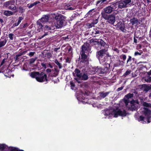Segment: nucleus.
I'll list each match as a JSON object with an SVG mask.
<instances>
[{
    "label": "nucleus",
    "mask_w": 151,
    "mask_h": 151,
    "mask_svg": "<svg viewBox=\"0 0 151 151\" xmlns=\"http://www.w3.org/2000/svg\"><path fill=\"white\" fill-rule=\"evenodd\" d=\"M41 22L39 20H38L37 22V25L38 26V27L39 29H42L43 27V26L42 24L41 23Z\"/></svg>",
    "instance_id": "28"
},
{
    "label": "nucleus",
    "mask_w": 151,
    "mask_h": 151,
    "mask_svg": "<svg viewBox=\"0 0 151 151\" xmlns=\"http://www.w3.org/2000/svg\"><path fill=\"white\" fill-rule=\"evenodd\" d=\"M44 28L45 31H48L49 30H50V29H55L54 28H53V27L52 26L50 27V26H48L47 25H45Z\"/></svg>",
    "instance_id": "22"
},
{
    "label": "nucleus",
    "mask_w": 151,
    "mask_h": 151,
    "mask_svg": "<svg viewBox=\"0 0 151 151\" xmlns=\"http://www.w3.org/2000/svg\"><path fill=\"white\" fill-rule=\"evenodd\" d=\"M23 69L24 70H26L25 69H24V68H23Z\"/></svg>",
    "instance_id": "61"
},
{
    "label": "nucleus",
    "mask_w": 151,
    "mask_h": 151,
    "mask_svg": "<svg viewBox=\"0 0 151 151\" xmlns=\"http://www.w3.org/2000/svg\"><path fill=\"white\" fill-rule=\"evenodd\" d=\"M39 1H37L34 2L33 3L31 4L28 6L29 8H30L32 7L33 6L36 5L37 4L39 3Z\"/></svg>",
    "instance_id": "31"
},
{
    "label": "nucleus",
    "mask_w": 151,
    "mask_h": 151,
    "mask_svg": "<svg viewBox=\"0 0 151 151\" xmlns=\"http://www.w3.org/2000/svg\"><path fill=\"white\" fill-rule=\"evenodd\" d=\"M15 147H8L5 144H0V151H14L13 150Z\"/></svg>",
    "instance_id": "9"
},
{
    "label": "nucleus",
    "mask_w": 151,
    "mask_h": 151,
    "mask_svg": "<svg viewBox=\"0 0 151 151\" xmlns=\"http://www.w3.org/2000/svg\"><path fill=\"white\" fill-rule=\"evenodd\" d=\"M144 91L146 92L151 89V86L148 85H145L144 86Z\"/></svg>",
    "instance_id": "27"
},
{
    "label": "nucleus",
    "mask_w": 151,
    "mask_h": 151,
    "mask_svg": "<svg viewBox=\"0 0 151 151\" xmlns=\"http://www.w3.org/2000/svg\"><path fill=\"white\" fill-rule=\"evenodd\" d=\"M19 56V55H17V56H16V57H17V58H16V59H15V60H17V57H18V56Z\"/></svg>",
    "instance_id": "55"
},
{
    "label": "nucleus",
    "mask_w": 151,
    "mask_h": 151,
    "mask_svg": "<svg viewBox=\"0 0 151 151\" xmlns=\"http://www.w3.org/2000/svg\"><path fill=\"white\" fill-rule=\"evenodd\" d=\"M60 49L59 48H55L54 49V51H57V50Z\"/></svg>",
    "instance_id": "50"
},
{
    "label": "nucleus",
    "mask_w": 151,
    "mask_h": 151,
    "mask_svg": "<svg viewBox=\"0 0 151 151\" xmlns=\"http://www.w3.org/2000/svg\"><path fill=\"white\" fill-rule=\"evenodd\" d=\"M90 51V49L88 45L84 44L82 46V50L81 52V62L87 65L88 63L89 58L87 55Z\"/></svg>",
    "instance_id": "2"
},
{
    "label": "nucleus",
    "mask_w": 151,
    "mask_h": 151,
    "mask_svg": "<svg viewBox=\"0 0 151 151\" xmlns=\"http://www.w3.org/2000/svg\"><path fill=\"white\" fill-rule=\"evenodd\" d=\"M107 51V50L104 49L99 51L97 53V56L100 63L101 64L105 61L106 59V57H104L103 58V57L107 55L106 53Z\"/></svg>",
    "instance_id": "7"
},
{
    "label": "nucleus",
    "mask_w": 151,
    "mask_h": 151,
    "mask_svg": "<svg viewBox=\"0 0 151 151\" xmlns=\"http://www.w3.org/2000/svg\"><path fill=\"white\" fill-rule=\"evenodd\" d=\"M73 74L74 76H76L79 78H81V76L80 71L77 69H75L74 72L73 73Z\"/></svg>",
    "instance_id": "13"
},
{
    "label": "nucleus",
    "mask_w": 151,
    "mask_h": 151,
    "mask_svg": "<svg viewBox=\"0 0 151 151\" xmlns=\"http://www.w3.org/2000/svg\"><path fill=\"white\" fill-rule=\"evenodd\" d=\"M99 70V68L97 67H92L91 68L90 73L92 74H94L96 72H97Z\"/></svg>",
    "instance_id": "17"
},
{
    "label": "nucleus",
    "mask_w": 151,
    "mask_h": 151,
    "mask_svg": "<svg viewBox=\"0 0 151 151\" xmlns=\"http://www.w3.org/2000/svg\"><path fill=\"white\" fill-rule=\"evenodd\" d=\"M104 12L107 14L111 13L113 11V8L111 6H109L104 9Z\"/></svg>",
    "instance_id": "15"
},
{
    "label": "nucleus",
    "mask_w": 151,
    "mask_h": 151,
    "mask_svg": "<svg viewBox=\"0 0 151 151\" xmlns=\"http://www.w3.org/2000/svg\"><path fill=\"white\" fill-rule=\"evenodd\" d=\"M142 53V52H135L134 53V55L135 56H137V55H141Z\"/></svg>",
    "instance_id": "39"
},
{
    "label": "nucleus",
    "mask_w": 151,
    "mask_h": 151,
    "mask_svg": "<svg viewBox=\"0 0 151 151\" xmlns=\"http://www.w3.org/2000/svg\"><path fill=\"white\" fill-rule=\"evenodd\" d=\"M0 21L1 22H2L3 21V20L2 19H0Z\"/></svg>",
    "instance_id": "56"
},
{
    "label": "nucleus",
    "mask_w": 151,
    "mask_h": 151,
    "mask_svg": "<svg viewBox=\"0 0 151 151\" xmlns=\"http://www.w3.org/2000/svg\"><path fill=\"white\" fill-rule=\"evenodd\" d=\"M36 59V58H32L30 59L29 63L30 64L33 63Z\"/></svg>",
    "instance_id": "36"
},
{
    "label": "nucleus",
    "mask_w": 151,
    "mask_h": 151,
    "mask_svg": "<svg viewBox=\"0 0 151 151\" xmlns=\"http://www.w3.org/2000/svg\"><path fill=\"white\" fill-rule=\"evenodd\" d=\"M39 31L40 32V30H39Z\"/></svg>",
    "instance_id": "62"
},
{
    "label": "nucleus",
    "mask_w": 151,
    "mask_h": 151,
    "mask_svg": "<svg viewBox=\"0 0 151 151\" xmlns=\"http://www.w3.org/2000/svg\"><path fill=\"white\" fill-rule=\"evenodd\" d=\"M4 63V60H3L2 61L1 63V64L0 65V66L1 65H2Z\"/></svg>",
    "instance_id": "51"
},
{
    "label": "nucleus",
    "mask_w": 151,
    "mask_h": 151,
    "mask_svg": "<svg viewBox=\"0 0 151 151\" xmlns=\"http://www.w3.org/2000/svg\"><path fill=\"white\" fill-rule=\"evenodd\" d=\"M149 96H151V93H150V94Z\"/></svg>",
    "instance_id": "58"
},
{
    "label": "nucleus",
    "mask_w": 151,
    "mask_h": 151,
    "mask_svg": "<svg viewBox=\"0 0 151 151\" xmlns=\"http://www.w3.org/2000/svg\"><path fill=\"white\" fill-rule=\"evenodd\" d=\"M29 75L32 78H35L38 82H42L47 81V75L44 73H39L38 72H31Z\"/></svg>",
    "instance_id": "4"
},
{
    "label": "nucleus",
    "mask_w": 151,
    "mask_h": 151,
    "mask_svg": "<svg viewBox=\"0 0 151 151\" xmlns=\"http://www.w3.org/2000/svg\"><path fill=\"white\" fill-rule=\"evenodd\" d=\"M104 12H102L101 13V15L102 17L105 19L107 20L109 16L107 15Z\"/></svg>",
    "instance_id": "26"
},
{
    "label": "nucleus",
    "mask_w": 151,
    "mask_h": 151,
    "mask_svg": "<svg viewBox=\"0 0 151 151\" xmlns=\"http://www.w3.org/2000/svg\"><path fill=\"white\" fill-rule=\"evenodd\" d=\"M35 53V52H30L29 53V55L31 57Z\"/></svg>",
    "instance_id": "43"
},
{
    "label": "nucleus",
    "mask_w": 151,
    "mask_h": 151,
    "mask_svg": "<svg viewBox=\"0 0 151 151\" xmlns=\"http://www.w3.org/2000/svg\"><path fill=\"white\" fill-rule=\"evenodd\" d=\"M9 9L12 10H16V8L15 6H11L9 7Z\"/></svg>",
    "instance_id": "35"
},
{
    "label": "nucleus",
    "mask_w": 151,
    "mask_h": 151,
    "mask_svg": "<svg viewBox=\"0 0 151 151\" xmlns=\"http://www.w3.org/2000/svg\"><path fill=\"white\" fill-rule=\"evenodd\" d=\"M148 75H151V70L148 73Z\"/></svg>",
    "instance_id": "52"
},
{
    "label": "nucleus",
    "mask_w": 151,
    "mask_h": 151,
    "mask_svg": "<svg viewBox=\"0 0 151 151\" xmlns=\"http://www.w3.org/2000/svg\"><path fill=\"white\" fill-rule=\"evenodd\" d=\"M6 40H4L0 42V47H2L4 46L6 43Z\"/></svg>",
    "instance_id": "34"
},
{
    "label": "nucleus",
    "mask_w": 151,
    "mask_h": 151,
    "mask_svg": "<svg viewBox=\"0 0 151 151\" xmlns=\"http://www.w3.org/2000/svg\"><path fill=\"white\" fill-rule=\"evenodd\" d=\"M9 2H7V3L9 4Z\"/></svg>",
    "instance_id": "60"
},
{
    "label": "nucleus",
    "mask_w": 151,
    "mask_h": 151,
    "mask_svg": "<svg viewBox=\"0 0 151 151\" xmlns=\"http://www.w3.org/2000/svg\"><path fill=\"white\" fill-rule=\"evenodd\" d=\"M82 79L84 80H86L88 78V76L87 74H84L82 76H81V78Z\"/></svg>",
    "instance_id": "30"
},
{
    "label": "nucleus",
    "mask_w": 151,
    "mask_h": 151,
    "mask_svg": "<svg viewBox=\"0 0 151 151\" xmlns=\"http://www.w3.org/2000/svg\"><path fill=\"white\" fill-rule=\"evenodd\" d=\"M123 87H122L120 88H118L117 89V91H120L122 90L123 89Z\"/></svg>",
    "instance_id": "48"
},
{
    "label": "nucleus",
    "mask_w": 151,
    "mask_h": 151,
    "mask_svg": "<svg viewBox=\"0 0 151 151\" xmlns=\"http://www.w3.org/2000/svg\"><path fill=\"white\" fill-rule=\"evenodd\" d=\"M14 13L9 11H5L4 12V14L6 16H9L12 15Z\"/></svg>",
    "instance_id": "21"
},
{
    "label": "nucleus",
    "mask_w": 151,
    "mask_h": 151,
    "mask_svg": "<svg viewBox=\"0 0 151 151\" xmlns=\"http://www.w3.org/2000/svg\"><path fill=\"white\" fill-rule=\"evenodd\" d=\"M106 117L108 116L109 118L112 117H116L118 116H125L126 115V111L124 110L122 111L118 108L116 109H113L109 110H107L103 113Z\"/></svg>",
    "instance_id": "1"
},
{
    "label": "nucleus",
    "mask_w": 151,
    "mask_h": 151,
    "mask_svg": "<svg viewBox=\"0 0 151 151\" xmlns=\"http://www.w3.org/2000/svg\"><path fill=\"white\" fill-rule=\"evenodd\" d=\"M133 93H129L125 96V97L127 99L125 100V101L126 106H127L128 105V103L129 102V99L133 97Z\"/></svg>",
    "instance_id": "14"
},
{
    "label": "nucleus",
    "mask_w": 151,
    "mask_h": 151,
    "mask_svg": "<svg viewBox=\"0 0 151 151\" xmlns=\"http://www.w3.org/2000/svg\"><path fill=\"white\" fill-rule=\"evenodd\" d=\"M19 10L21 11V12H23V9L22 7H19Z\"/></svg>",
    "instance_id": "47"
},
{
    "label": "nucleus",
    "mask_w": 151,
    "mask_h": 151,
    "mask_svg": "<svg viewBox=\"0 0 151 151\" xmlns=\"http://www.w3.org/2000/svg\"><path fill=\"white\" fill-rule=\"evenodd\" d=\"M75 7H68L67 9L69 10H73L75 9Z\"/></svg>",
    "instance_id": "42"
},
{
    "label": "nucleus",
    "mask_w": 151,
    "mask_h": 151,
    "mask_svg": "<svg viewBox=\"0 0 151 151\" xmlns=\"http://www.w3.org/2000/svg\"><path fill=\"white\" fill-rule=\"evenodd\" d=\"M144 80L146 82H150L151 81V76L148 75L145 77Z\"/></svg>",
    "instance_id": "24"
},
{
    "label": "nucleus",
    "mask_w": 151,
    "mask_h": 151,
    "mask_svg": "<svg viewBox=\"0 0 151 151\" xmlns=\"http://www.w3.org/2000/svg\"><path fill=\"white\" fill-rule=\"evenodd\" d=\"M49 17L48 16L45 15L42 17L40 20H39L41 22L44 23L47 22L48 20Z\"/></svg>",
    "instance_id": "18"
},
{
    "label": "nucleus",
    "mask_w": 151,
    "mask_h": 151,
    "mask_svg": "<svg viewBox=\"0 0 151 151\" xmlns=\"http://www.w3.org/2000/svg\"><path fill=\"white\" fill-rule=\"evenodd\" d=\"M109 92L104 93L102 92L99 93V96L97 97L98 99H101L102 98H104L106 97L109 93Z\"/></svg>",
    "instance_id": "12"
},
{
    "label": "nucleus",
    "mask_w": 151,
    "mask_h": 151,
    "mask_svg": "<svg viewBox=\"0 0 151 151\" xmlns=\"http://www.w3.org/2000/svg\"><path fill=\"white\" fill-rule=\"evenodd\" d=\"M132 0H123L116 2L114 4L116 8H122L130 6Z\"/></svg>",
    "instance_id": "5"
},
{
    "label": "nucleus",
    "mask_w": 151,
    "mask_h": 151,
    "mask_svg": "<svg viewBox=\"0 0 151 151\" xmlns=\"http://www.w3.org/2000/svg\"><path fill=\"white\" fill-rule=\"evenodd\" d=\"M117 28L121 29L122 31H124V25L123 23L121 22H119L116 25Z\"/></svg>",
    "instance_id": "11"
},
{
    "label": "nucleus",
    "mask_w": 151,
    "mask_h": 151,
    "mask_svg": "<svg viewBox=\"0 0 151 151\" xmlns=\"http://www.w3.org/2000/svg\"><path fill=\"white\" fill-rule=\"evenodd\" d=\"M134 42L136 43L137 42V40L135 38L134 39Z\"/></svg>",
    "instance_id": "54"
},
{
    "label": "nucleus",
    "mask_w": 151,
    "mask_h": 151,
    "mask_svg": "<svg viewBox=\"0 0 151 151\" xmlns=\"http://www.w3.org/2000/svg\"><path fill=\"white\" fill-rule=\"evenodd\" d=\"M107 20H108L109 23L113 24L115 21V17L112 15H109V17Z\"/></svg>",
    "instance_id": "10"
},
{
    "label": "nucleus",
    "mask_w": 151,
    "mask_h": 151,
    "mask_svg": "<svg viewBox=\"0 0 151 151\" xmlns=\"http://www.w3.org/2000/svg\"><path fill=\"white\" fill-rule=\"evenodd\" d=\"M78 100L80 101H82L83 104L86 103H88V99L85 98H82L81 96H79L78 98Z\"/></svg>",
    "instance_id": "19"
},
{
    "label": "nucleus",
    "mask_w": 151,
    "mask_h": 151,
    "mask_svg": "<svg viewBox=\"0 0 151 151\" xmlns=\"http://www.w3.org/2000/svg\"><path fill=\"white\" fill-rule=\"evenodd\" d=\"M96 22H95V23H92L90 25V26L91 27H92V26H93L94 25V24H96L97 22H98V20H96Z\"/></svg>",
    "instance_id": "41"
},
{
    "label": "nucleus",
    "mask_w": 151,
    "mask_h": 151,
    "mask_svg": "<svg viewBox=\"0 0 151 151\" xmlns=\"http://www.w3.org/2000/svg\"><path fill=\"white\" fill-rule=\"evenodd\" d=\"M14 151H24L22 150H20L18 148H14L13 149Z\"/></svg>",
    "instance_id": "44"
},
{
    "label": "nucleus",
    "mask_w": 151,
    "mask_h": 151,
    "mask_svg": "<svg viewBox=\"0 0 151 151\" xmlns=\"http://www.w3.org/2000/svg\"><path fill=\"white\" fill-rule=\"evenodd\" d=\"M27 25V24H24L23 27H25Z\"/></svg>",
    "instance_id": "57"
},
{
    "label": "nucleus",
    "mask_w": 151,
    "mask_h": 151,
    "mask_svg": "<svg viewBox=\"0 0 151 151\" xmlns=\"http://www.w3.org/2000/svg\"><path fill=\"white\" fill-rule=\"evenodd\" d=\"M46 70H47V72H50L51 71V69H47Z\"/></svg>",
    "instance_id": "49"
},
{
    "label": "nucleus",
    "mask_w": 151,
    "mask_h": 151,
    "mask_svg": "<svg viewBox=\"0 0 151 151\" xmlns=\"http://www.w3.org/2000/svg\"><path fill=\"white\" fill-rule=\"evenodd\" d=\"M99 34V32L97 29H94L92 31L91 35L93 36L96 37L97 36H98Z\"/></svg>",
    "instance_id": "16"
},
{
    "label": "nucleus",
    "mask_w": 151,
    "mask_h": 151,
    "mask_svg": "<svg viewBox=\"0 0 151 151\" xmlns=\"http://www.w3.org/2000/svg\"><path fill=\"white\" fill-rule=\"evenodd\" d=\"M141 114L145 116H140L138 119L139 121H141L142 123L144 124L146 123H150V121L149 120L151 117V111L148 109L144 108L141 109Z\"/></svg>",
    "instance_id": "3"
},
{
    "label": "nucleus",
    "mask_w": 151,
    "mask_h": 151,
    "mask_svg": "<svg viewBox=\"0 0 151 151\" xmlns=\"http://www.w3.org/2000/svg\"><path fill=\"white\" fill-rule=\"evenodd\" d=\"M121 57L123 59V60L124 61L126 59V56L124 55H121Z\"/></svg>",
    "instance_id": "37"
},
{
    "label": "nucleus",
    "mask_w": 151,
    "mask_h": 151,
    "mask_svg": "<svg viewBox=\"0 0 151 151\" xmlns=\"http://www.w3.org/2000/svg\"><path fill=\"white\" fill-rule=\"evenodd\" d=\"M91 42H94V44H98L100 42L101 45H104L105 43L104 41L101 40L100 41H94L93 40H91Z\"/></svg>",
    "instance_id": "20"
},
{
    "label": "nucleus",
    "mask_w": 151,
    "mask_h": 151,
    "mask_svg": "<svg viewBox=\"0 0 151 151\" xmlns=\"http://www.w3.org/2000/svg\"><path fill=\"white\" fill-rule=\"evenodd\" d=\"M47 34H47V32H46V33H45V34H44L43 36H42V38L44 36H45V35H47Z\"/></svg>",
    "instance_id": "53"
},
{
    "label": "nucleus",
    "mask_w": 151,
    "mask_h": 151,
    "mask_svg": "<svg viewBox=\"0 0 151 151\" xmlns=\"http://www.w3.org/2000/svg\"><path fill=\"white\" fill-rule=\"evenodd\" d=\"M131 71L130 70H127V71L124 74V76H126L129 74L130 73Z\"/></svg>",
    "instance_id": "40"
},
{
    "label": "nucleus",
    "mask_w": 151,
    "mask_h": 151,
    "mask_svg": "<svg viewBox=\"0 0 151 151\" xmlns=\"http://www.w3.org/2000/svg\"><path fill=\"white\" fill-rule=\"evenodd\" d=\"M143 105L146 107H151V104L150 103H148L146 102H143L142 103Z\"/></svg>",
    "instance_id": "29"
},
{
    "label": "nucleus",
    "mask_w": 151,
    "mask_h": 151,
    "mask_svg": "<svg viewBox=\"0 0 151 151\" xmlns=\"http://www.w3.org/2000/svg\"><path fill=\"white\" fill-rule=\"evenodd\" d=\"M55 62L58 65L59 68L60 69L62 68V66L61 64L56 59L55 60Z\"/></svg>",
    "instance_id": "32"
},
{
    "label": "nucleus",
    "mask_w": 151,
    "mask_h": 151,
    "mask_svg": "<svg viewBox=\"0 0 151 151\" xmlns=\"http://www.w3.org/2000/svg\"><path fill=\"white\" fill-rule=\"evenodd\" d=\"M70 84L71 85V89L73 90H76V88L75 87V85L73 81H71L70 82Z\"/></svg>",
    "instance_id": "33"
},
{
    "label": "nucleus",
    "mask_w": 151,
    "mask_h": 151,
    "mask_svg": "<svg viewBox=\"0 0 151 151\" xmlns=\"http://www.w3.org/2000/svg\"><path fill=\"white\" fill-rule=\"evenodd\" d=\"M13 34H10L8 36L10 40H13Z\"/></svg>",
    "instance_id": "38"
},
{
    "label": "nucleus",
    "mask_w": 151,
    "mask_h": 151,
    "mask_svg": "<svg viewBox=\"0 0 151 151\" xmlns=\"http://www.w3.org/2000/svg\"><path fill=\"white\" fill-rule=\"evenodd\" d=\"M131 57L130 56H129V58H128L127 60V63H128L129 61H131Z\"/></svg>",
    "instance_id": "46"
},
{
    "label": "nucleus",
    "mask_w": 151,
    "mask_h": 151,
    "mask_svg": "<svg viewBox=\"0 0 151 151\" xmlns=\"http://www.w3.org/2000/svg\"><path fill=\"white\" fill-rule=\"evenodd\" d=\"M55 71H57V69H55Z\"/></svg>",
    "instance_id": "59"
},
{
    "label": "nucleus",
    "mask_w": 151,
    "mask_h": 151,
    "mask_svg": "<svg viewBox=\"0 0 151 151\" xmlns=\"http://www.w3.org/2000/svg\"><path fill=\"white\" fill-rule=\"evenodd\" d=\"M23 18L22 17H19V19L18 20V21L17 22L15 23L14 24V26H18L20 23L21 22V21L23 20Z\"/></svg>",
    "instance_id": "25"
},
{
    "label": "nucleus",
    "mask_w": 151,
    "mask_h": 151,
    "mask_svg": "<svg viewBox=\"0 0 151 151\" xmlns=\"http://www.w3.org/2000/svg\"><path fill=\"white\" fill-rule=\"evenodd\" d=\"M131 22L132 25H134L137 23L138 20L135 17L131 19Z\"/></svg>",
    "instance_id": "23"
},
{
    "label": "nucleus",
    "mask_w": 151,
    "mask_h": 151,
    "mask_svg": "<svg viewBox=\"0 0 151 151\" xmlns=\"http://www.w3.org/2000/svg\"><path fill=\"white\" fill-rule=\"evenodd\" d=\"M137 104H138L134 100H132L128 102V105L126 106L130 110L133 111L137 109L138 107Z\"/></svg>",
    "instance_id": "8"
},
{
    "label": "nucleus",
    "mask_w": 151,
    "mask_h": 151,
    "mask_svg": "<svg viewBox=\"0 0 151 151\" xmlns=\"http://www.w3.org/2000/svg\"><path fill=\"white\" fill-rule=\"evenodd\" d=\"M106 0H101L98 1L97 3H102L106 1Z\"/></svg>",
    "instance_id": "45"
},
{
    "label": "nucleus",
    "mask_w": 151,
    "mask_h": 151,
    "mask_svg": "<svg viewBox=\"0 0 151 151\" xmlns=\"http://www.w3.org/2000/svg\"><path fill=\"white\" fill-rule=\"evenodd\" d=\"M66 17L60 15L56 19V23L55 27L57 28H60L65 25L64 22Z\"/></svg>",
    "instance_id": "6"
}]
</instances>
